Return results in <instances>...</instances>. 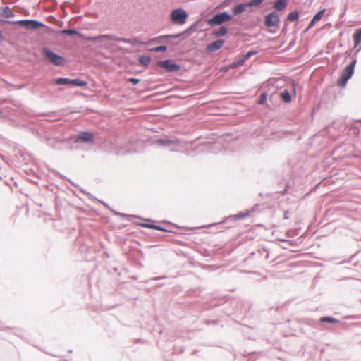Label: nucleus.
<instances>
[{
    "label": "nucleus",
    "instance_id": "1",
    "mask_svg": "<svg viewBox=\"0 0 361 361\" xmlns=\"http://www.w3.org/2000/svg\"><path fill=\"white\" fill-rule=\"evenodd\" d=\"M361 47L357 49L354 53L352 60L343 70L341 71V75L337 80V85L341 88L346 87L348 80L353 77L355 73V68L357 64V54L360 51Z\"/></svg>",
    "mask_w": 361,
    "mask_h": 361
},
{
    "label": "nucleus",
    "instance_id": "2",
    "mask_svg": "<svg viewBox=\"0 0 361 361\" xmlns=\"http://www.w3.org/2000/svg\"><path fill=\"white\" fill-rule=\"evenodd\" d=\"M41 53L43 58L54 66L63 67L66 65V58L47 47H43Z\"/></svg>",
    "mask_w": 361,
    "mask_h": 361
},
{
    "label": "nucleus",
    "instance_id": "3",
    "mask_svg": "<svg viewBox=\"0 0 361 361\" xmlns=\"http://www.w3.org/2000/svg\"><path fill=\"white\" fill-rule=\"evenodd\" d=\"M188 17V13L183 8H176L171 10L169 16L171 23L178 25L185 24Z\"/></svg>",
    "mask_w": 361,
    "mask_h": 361
},
{
    "label": "nucleus",
    "instance_id": "4",
    "mask_svg": "<svg viewBox=\"0 0 361 361\" xmlns=\"http://www.w3.org/2000/svg\"><path fill=\"white\" fill-rule=\"evenodd\" d=\"M233 19V15L228 11L218 12L213 15L212 18L206 19L207 23L212 27L221 25L223 23L228 22Z\"/></svg>",
    "mask_w": 361,
    "mask_h": 361
},
{
    "label": "nucleus",
    "instance_id": "5",
    "mask_svg": "<svg viewBox=\"0 0 361 361\" xmlns=\"http://www.w3.org/2000/svg\"><path fill=\"white\" fill-rule=\"evenodd\" d=\"M154 66L168 73H176L181 69V66L172 59L157 60Z\"/></svg>",
    "mask_w": 361,
    "mask_h": 361
},
{
    "label": "nucleus",
    "instance_id": "6",
    "mask_svg": "<svg viewBox=\"0 0 361 361\" xmlns=\"http://www.w3.org/2000/svg\"><path fill=\"white\" fill-rule=\"evenodd\" d=\"M54 83L56 85H66L68 87H84L87 85V82L79 78H68L65 77L56 78L54 80Z\"/></svg>",
    "mask_w": 361,
    "mask_h": 361
},
{
    "label": "nucleus",
    "instance_id": "7",
    "mask_svg": "<svg viewBox=\"0 0 361 361\" xmlns=\"http://www.w3.org/2000/svg\"><path fill=\"white\" fill-rule=\"evenodd\" d=\"M155 44H166L168 47H175L178 44V42L173 41L171 34H169L152 37L144 43L146 46H150Z\"/></svg>",
    "mask_w": 361,
    "mask_h": 361
},
{
    "label": "nucleus",
    "instance_id": "8",
    "mask_svg": "<svg viewBox=\"0 0 361 361\" xmlns=\"http://www.w3.org/2000/svg\"><path fill=\"white\" fill-rule=\"evenodd\" d=\"M73 141L75 143L94 144L95 142V135L90 130L80 131L73 137Z\"/></svg>",
    "mask_w": 361,
    "mask_h": 361
},
{
    "label": "nucleus",
    "instance_id": "9",
    "mask_svg": "<svg viewBox=\"0 0 361 361\" xmlns=\"http://www.w3.org/2000/svg\"><path fill=\"white\" fill-rule=\"evenodd\" d=\"M25 29L27 30H37L42 28L47 29L49 33H54L55 30L44 24L42 22L35 19H26Z\"/></svg>",
    "mask_w": 361,
    "mask_h": 361
},
{
    "label": "nucleus",
    "instance_id": "10",
    "mask_svg": "<svg viewBox=\"0 0 361 361\" xmlns=\"http://www.w3.org/2000/svg\"><path fill=\"white\" fill-rule=\"evenodd\" d=\"M263 24L267 28L279 27V25H280L279 15L275 11L266 14L264 17Z\"/></svg>",
    "mask_w": 361,
    "mask_h": 361
},
{
    "label": "nucleus",
    "instance_id": "11",
    "mask_svg": "<svg viewBox=\"0 0 361 361\" xmlns=\"http://www.w3.org/2000/svg\"><path fill=\"white\" fill-rule=\"evenodd\" d=\"M326 12V9L325 8H322L320 10H319L312 17V18L311 19V20L310 21L308 25L307 26V27L304 30V32H307V31H309L310 30H311L313 27H314V25L319 22L321 20V19L323 18V16H324V13Z\"/></svg>",
    "mask_w": 361,
    "mask_h": 361
},
{
    "label": "nucleus",
    "instance_id": "12",
    "mask_svg": "<svg viewBox=\"0 0 361 361\" xmlns=\"http://www.w3.org/2000/svg\"><path fill=\"white\" fill-rule=\"evenodd\" d=\"M195 25H190L187 29H185L183 32L176 34H171V37L173 39V41L179 38H182L183 39H185L194 33V30H195Z\"/></svg>",
    "mask_w": 361,
    "mask_h": 361
},
{
    "label": "nucleus",
    "instance_id": "13",
    "mask_svg": "<svg viewBox=\"0 0 361 361\" xmlns=\"http://www.w3.org/2000/svg\"><path fill=\"white\" fill-rule=\"evenodd\" d=\"M280 137H290L291 139H295L297 141H299L302 139V135L299 133V129L292 130H282L280 132Z\"/></svg>",
    "mask_w": 361,
    "mask_h": 361
},
{
    "label": "nucleus",
    "instance_id": "14",
    "mask_svg": "<svg viewBox=\"0 0 361 361\" xmlns=\"http://www.w3.org/2000/svg\"><path fill=\"white\" fill-rule=\"evenodd\" d=\"M224 40L221 39L214 41L207 45L205 50L207 53L216 51L224 46Z\"/></svg>",
    "mask_w": 361,
    "mask_h": 361
},
{
    "label": "nucleus",
    "instance_id": "15",
    "mask_svg": "<svg viewBox=\"0 0 361 361\" xmlns=\"http://www.w3.org/2000/svg\"><path fill=\"white\" fill-rule=\"evenodd\" d=\"M155 143L162 147H169L179 144L180 141L178 139H169L166 137L157 139Z\"/></svg>",
    "mask_w": 361,
    "mask_h": 361
},
{
    "label": "nucleus",
    "instance_id": "16",
    "mask_svg": "<svg viewBox=\"0 0 361 361\" xmlns=\"http://www.w3.org/2000/svg\"><path fill=\"white\" fill-rule=\"evenodd\" d=\"M206 19H208L206 16V14L204 12H202L201 13V18L197 19L196 21H195L192 25H195V30H194V32L198 31V30H203V27L205 25V23H207Z\"/></svg>",
    "mask_w": 361,
    "mask_h": 361
},
{
    "label": "nucleus",
    "instance_id": "17",
    "mask_svg": "<svg viewBox=\"0 0 361 361\" xmlns=\"http://www.w3.org/2000/svg\"><path fill=\"white\" fill-rule=\"evenodd\" d=\"M247 6L245 3H240L238 4H236L233 6L231 8V11L233 15L238 16L243 12H245L247 10Z\"/></svg>",
    "mask_w": 361,
    "mask_h": 361
},
{
    "label": "nucleus",
    "instance_id": "18",
    "mask_svg": "<svg viewBox=\"0 0 361 361\" xmlns=\"http://www.w3.org/2000/svg\"><path fill=\"white\" fill-rule=\"evenodd\" d=\"M0 16L4 18V20H8V18H13L15 13L9 6H6L1 8Z\"/></svg>",
    "mask_w": 361,
    "mask_h": 361
},
{
    "label": "nucleus",
    "instance_id": "19",
    "mask_svg": "<svg viewBox=\"0 0 361 361\" xmlns=\"http://www.w3.org/2000/svg\"><path fill=\"white\" fill-rule=\"evenodd\" d=\"M288 4V0H276L273 4V8L276 11H281L284 10Z\"/></svg>",
    "mask_w": 361,
    "mask_h": 361
},
{
    "label": "nucleus",
    "instance_id": "20",
    "mask_svg": "<svg viewBox=\"0 0 361 361\" xmlns=\"http://www.w3.org/2000/svg\"><path fill=\"white\" fill-rule=\"evenodd\" d=\"M37 134L39 138L41 140V141H42V142L45 141L48 145L51 146V147L58 140L57 138H52L47 135L42 134L38 131H37Z\"/></svg>",
    "mask_w": 361,
    "mask_h": 361
},
{
    "label": "nucleus",
    "instance_id": "21",
    "mask_svg": "<svg viewBox=\"0 0 361 361\" xmlns=\"http://www.w3.org/2000/svg\"><path fill=\"white\" fill-rule=\"evenodd\" d=\"M137 225L147 228H151L156 231H163V232H171L170 230L164 228L159 225H157L154 224H137Z\"/></svg>",
    "mask_w": 361,
    "mask_h": 361
},
{
    "label": "nucleus",
    "instance_id": "22",
    "mask_svg": "<svg viewBox=\"0 0 361 361\" xmlns=\"http://www.w3.org/2000/svg\"><path fill=\"white\" fill-rule=\"evenodd\" d=\"M228 32V29L226 26L221 25L218 29H214L212 31V35L215 37H221L227 35Z\"/></svg>",
    "mask_w": 361,
    "mask_h": 361
},
{
    "label": "nucleus",
    "instance_id": "23",
    "mask_svg": "<svg viewBox=\"0 0 361 361\" xmlns=\"http://www.w3.org/2000/svg\"><path fill=\"white\" fill-rule=\"evenodd\" d=\"M281 99L286 104H289L293 100V97L288 90L284 89L279 94Z\"/></svg>",
    "mask_w": 361,
    "mask_h": 361
},
{
    "label": "nucleus",
    "instance_id": "24",
    "mask_svg": "<svg viewBox=\"0 0 361 361\" xmlns=\"http://www.w3.org/2000/svg\"><path fill=\"white\" fill-rule=\"evenodd\" d=\"M300 18V12L298 10H294L290 12L286 18V21L287 22H297Z\"/></svg>",
    "mask_w": 361,
    "mask_h": 361
},
{
    "label": "nucleus",
    "instance_id": "25",
    "mask_svg": "<svg viewBox=\"0 0 361 361\" xmlns=\"http://www.w3.org/2000/svg\"><path fill=\"white\" fill-rule=\"evenodd\" d=\"M92 42L96 43H102L106 41H111V35H99L92 37Z\"/></svg>",
    "mask_w": 361,
    "mask_h": 361
},
{
    "label": "nucleus",
    "instance_id": "26",
    "mask_svg": "<svg viewBox=\"0 0 361 361\" xmlns=\"http://www.w3.org/2000/svg\"><path fill=\"white\" fill-rule=\"evenodd\" d=\"M115 215H117V216H121L123 218H125L126 219H127L128 221H133V219H139L140 217L137 215H130V214H125V213H121V212H117L111 208L109 209Z\"/></svg>",
    "mask_w": 361,
    "mask_h": 361
},
{
    "label": "nucleus",
    "instance_id": "27",
    "mask_svg": "<svg viewBox=\"0 0 361 361\" xmlns=\"http://www.w3.org/2000/svg\"><path fill=\"white\" fill-rule=\"evenodd\" d=\"M354 47H357L361 43V27L355 30L353 35Z\"/></svg>",
    "mask_w": 361,
    "mask_h": 361
},
{
    "label": "nucleus",
    "instance_id": "28",
    "mask_svg": "<svg viewBox=\"0 0 361 361\" xmlns=\"http://www.w3.org/2000/svg\"><path fill=\"white\" fill-rule=\"evenodd\" d=\"M151 60V56L147 54L141 55L138 59L139 63L144 67H147L149 65Z\"/></svg>",
    "mask_w": 361,
    "mask_h": 361
},
{
    "label": "nucleus",
    "instance_id": "29",
    "mask_svg": "<svg viewBox=\"0 0 361 361\" xmlns=\"http://www.w3.org/2000/svg\"><path fill=\"white\" fill-rule=\"evenodd\" d=\"M61 35L74 36L80 34V31L76 28L64 29L59 31Z\"/></svg>",
    "mask_w": 361,
    "mask_h": 361
},
{
    "label": "nucleus",
    "instance_id": "30",
    "mask_svg": "<svg viewBox=\"0 0 361 361\" xmlns=\"http://www.w3.org/2000/svg\"><path fill=\"white\" fill-rule=\"evenodd\" d=\"M231 217V215H230L227 217H225L221 221H220L219 223L211 224H209L207 226H204L203 227L204 228H210L213 226L221 225L223 224H231V223H234L236 221V219H230Z\"/></svg>",
    "mask_w": 361,
    "mask_h": 361
},
{
    "label": "nucleus",
    "instance_id": "31",
    "mask_svg": "<svg viewBox=\"0 0 361 361\" xmlns=\"http://www.w3.org/2000/svg\"><path fill=\"white\" fill-rule=\"evenodd\" d=\"M25 21H26V19L18 20H3V19L0 18V22H1L3 23H8V24H11V25H18L23 27H25Z\"/></svg>",
    "mask_w": 361,
    "mask_h": 361
},
{
    "label": "nucleus",
    "instance_id": "32",
    "mask_svg": "<svg viewBox=\"0 0 361 361\" xmlns=\"http://www.w3.org/2000/svg\"><path fill=\"white\" fill-rule=\"evenodd\" d=\"M149 52L160 53L165 52L168 50V46L166 44H160L159 46L152 47L148 49Z\"/></svg>",
    "mask_w": 361,
    "mask_h": 361
},
{
    "label": "nucleus",
    "instance_id": "33",
    "mask_svg": "<svg viewBox=\"0 0 361 361\" xmlns=\"http://www.w3.org/2000/svg\"><path fill=\"white\" fill-rule=\"evenodd\" d=\"M322 323H328V324H338L340 321L333 317L331 316H324L322 317L319 319Z\"/></svg>",
    "mask_w": 361,
    "mask_h": 361
},
{
    "label": "nucleus",
    "instance_id": "34",
    "mask_svg": "<svg viewBox=\"0 0 361 361\" xmlns=\"http://www.w3.org/2000/svg\"><path fill=\"white\" fill-rule=\"evenodd\" d=\"M111 40L118 42H123L126 44H133V40L131 39L126 37H119L114 35H111Z\"/></svg>",
    "mask_w": 361,
    "mask_h": 361
},
{
    "label": "nucleus",
    "instance_id": "35",
    "mask_svg": "<svg viewBox=\"0 0 361 361\" xmlns=\"http://www.w3.org/2000/svg\"><path fill=\"white\" fill-rule=\"evenodd\" d=\"M246 62L245 59L243 58V56L241 55L239 56V58L231 63V67L233 68H238L245 64Z\"/></svg>",
    "mask_w": 361,
    "mask_h": 361
},
{
    "label": "nucleus",
    "instance_id": "36",
    "mask_svg": "<svg viewBox=\"0 0 361 361\" xmlns=\"http://www.w3.org/2000/svg\"><path fill=\"white\" fill-rule=\"evenodd\" d=\"M248 216H250L249 212L247 210H245L244 212H240L239 213H238L236 214L231 215V217L230 219H236V221H238V220L245 219V218L247 217Z\"/></svg>",
    "mask_w": 361,
    "mask_h": 361
},
{
    "label": "nucleus",
    "instance_id": "37",
    "mask_svg": "<svg viewBox=\"0 0 361 361\" xmlns=\"http://www.w3.org/2000/svg\"><path fill=\"white\" fill-rule=\"evenodd\" d=\"M264 0H250L246 4L247 7H258L262 5Z\"/></svg>",
    "mask_w": 361,
    "mask_h": 361
},
{
    "label": "nucleus",
    "instance_id": "38",
    "mask_svg": "<svg viewBox=\"0 0 361 361\" xmlns=\"http://www.w3.org/2000/svg\"><path fill=\"white\" fill-rule=\"evenodd\" d=\"M267 96H268V94L267 92H263L262 94H261V95L257 101V104L259 105L265 104L267 101Z\"/></svg>",
    "mask_w": 361,
    "mask_h": 361
},
{
    "label": "nucleus",
    "instance_id": "39",
    "mask_svg": "<svg viewBox=\"0 0 361 361\" xmlns=\"http://www.w3.org/2000/svg\"><path fill=\"white\" fill-rule=\"evenodd\" d=\"M257 53H258L257 50L251 49V50L248 51L247 53H245V54H243L242 56H243V58L247 61L249 59H250L252 56L256 55Z\"/></svg>",
    "mask_w": 361,
    "mask_h": 361
},
{
    "label": "nucleus",
    "instance_id": "40",
    "mask_svg": "<svg viewBox=\"0 0 361 361\" xmlns=\"http://www.w3.org/2000/svg\"><path fill=\"white\" fill-rule=\"evenodd\" d=\"M51 173H53L54 175L55 176H59L61 179H66L68 181H69L72 185H74L73 182L71 181V180L67 178L65 176L61 174L59 172H58L55 169H49V170Z\"/></svg>",
    "mask_w": 361,
    "mask_h": 361
},
{
    "label": "nucleus",
    "instance_id": "41",
    "mask_svg": "<svg viewBox=\"0 0 361 361\" xmlns=\"http://www.w3.org/2000/svg\"><path fill=\"white\" fill-rule=\"evenodd\" d=\"M128 81L133 85H137L140 83V80L137 78L131 77L128 78Z\"/></svg>",
    "mask_w": 361,
    "mask_h": 361
},
{
    "label": "nucleus",
    "instance_id": "42",
    "mask_svg": "<svg viewBox=\"0 0 361 361\" xmlns=\"http://www.w3.org/2000/svg\"><path fill=\"white\" fill-rule=\"evenodd\" d=\"M260 207V204H254L251 208H250L249 209H247V211L249 212V215L256 211H257Z\"/></svg>",
    "mask_w": 361,
    "mask_h": 361
},
{
    "label": "nucleus",
    "instance_id": "43",
    "mask_svg": "<svg viewBox=\"0 0 361 361\" xmlns=\"http://www.w3.org/2000/svg\"><path fill=\"white\" fill-rule=\"evenodd\" d=\"M204 323L207 325L208 324H216L217 320H205Z\"/></svg>",
    "mask_w": 361,
    "mask_h": 361
},
{
    "label": "nucleus",
    "instance_id": "44",
    "mask_svg": "<svg viewBox=\"0 0 361 361\" xmlns=\"http://www.w3.org/2000/svg\"><path fill=\"white\" fill-rule=\"evenodd\" d=\"M289 218V211L288 210H284L283 211V219H288Z\"/></svg>",
    "mask_w": 361,
    "mask_h": 361
},
{
    "label": "nucleus",
    "instance_id": "45",
    "mask_svg": "<svg viewBox=\"0 0 361 361\" xmlns=\"http://www.w3.org/2000/svg\"><path fill=\"white\" fill-rule=\"evenodd\" d=\"M352 52H353V50H352V49H350V50H348V51L345 53V57H346V58L350 57V56L352 55Z\"/></svg>",
    "mask_w": 361,
    "mask_h": 361
},
{
    "label": "nucleus",
    "instance_id": "46",
    "mask_svg": "<svg viewBox=\"0 0 361 361\" xmlns=\"http://www.w3.org/2000/svg\"><path fill=\"white\" fill-rule=\"evenodd\" d=\"M166 276L163 275V276H161L154 277L152 279L154 280V281H157V280H160V279H166Z\"/></svg>",
    "mask_w": 361,
    "mask_h": 361
},
{
    "label": "nucleus",
    "instance_id": "47",
    "mask_svg": "<svg viewBox=\"0 0 361 361\" xmlns=\"http://www.w3.org/2000/svg\"><path fill=\"white\" fill-rule=\"evenodd\" d=\"M355 255L356 254L353 255L350 257H349L348 261H343L341 263L343 264V263H345V262H351L353 259L355 257Z\"/></svg>",
    "mask_w": 361,
    "mask_h": 361
},
{
    "label": "nucleus",
    "instance_id": "48",
    "mask_svg": "<svg viewBox=\"0 0 361 361\" xmlns=\"http://www.w3.org/2000/svg\"><path fill=\"white\" fill-rule=\"evenodd\" d=\"M163 224H170V225H171V226H175V227H176V228H180V226H178V225H176V224H172V223H171V222H169V221H163Z\"/></svg>",
    "mask_w": 361,
    "mask_h": 361
},
{
    "label": "nucleus",
    "instance_id": "49",
    "mask_svg": "<svg viewBox=\"0 0 361 361\" xmlns=\"http://www.w3.org/2000/svg\"><path fill=\"white\" fill-rule=\"evenodd\" d=\"M287 27H288V22L286 21V22L285 23V25H284V26H283V29H282L281 32H286V30H287Z\"/></svg>",
    "mask_w": 361,
    "mask_h": 361
},
{
    "label": "nucleus",
    "instance_id": "50",
    "mask_svg": "<svg viewBox=\"0 0 361 361\" xmlns=\"http://www.w3.org/2000/svg\"><path fill=\"white\" fill-rule=\"evenodd\" d=\"M4 37L3 36V34H2V31L0 30V42H2L4 41Z\"/></svg>",
    "mask_w": 361,
    "mask_h": 361
},
{
    "label": "nucleus",
    "instance_id": "51",
    "mask_svg": "<svg viewBox=\"0 0 361 361\" xmlns=\"http://www.w3.org/2000/svg\"><path fill=\"white\" fill-rule=\"evenodd\" d=\"M103 205H104L106 207H107L108 209H110L111 207L106 203L104 202V201L102 200H100L99 201Z\"/></svg>",
    "mask_w": 361,
    "mask_h": 361
},
{
    "label": "nucleus",
    "instance_id": "52",
    "mask_svg": "<svg viewBox=\"0 0 361 361\" xmlns=\"http://www.w3.org/2000/svg\"><path fill=\"white\" fill-rule=\"evenodd\" d=\"M287 188H288V184H286V188L283 189V191H280L279 192H281V194H285L287 192Z\"/></svg>",
    "mask_w": 361,
    "mask_h": 361
},
{
    "label": "nucleus",
    "instance_id": "53",
    "mask_svg": "<svg viewBox=\"0 0 361 361\" xmlns=\"http://www.w3.org/2000/svg\"><path fill=\"white\" fill-rule=\"evenodd\" d=\"M293 94H294V96L296 95V88H295V83H293Z\"/></svg>",
    "mask_w": 361,
    "mask_h": 361
},
{
    "label": "nucleus",
    "instance_id": "54",
    "mask_svg": "<svg viewBox=\"0 0 361 361\" xmlns=\"http://www.w3.org/2000/svg\"><path fill=\"white\" fill-rule=\"evenodd\" d=\"M321 183H318L315 186H314V190H316L317 188H318L320 185Z\"/></svg>",
    "mask_w": 361,
    "mask_h": 361
},
{
    "label": "nucleus",
    "instance_id": "55",
    "mask_svg": "<svg viewBox=\"0 0 361 361\" xmlns=\"http://www.w3.org/2000/svg\"><path fill=\"white\" fill-rule=\"evenodd\" d=\"M185 228L187 229V230H192V229H195V228H194V227H190V228L185 227Z\"/></svg>",
    "mask_w": 361,
    "mask_h": 361
},
{
    "label": "nucleus",
    "instance_id": "56",
    "mask_svg": "<svg viewBox=\"0 0 361 361\" xmlns=\"http://www.w3.org/2000/svg\"><path fill=\"white\" fill-rule=\"evenodd\" d=\"M355 130L356 131V134L360 133V130L357 128H356Z\"/></svg>",
    "mask_w": 361,
    "mask_h": 361
},
{
    "label": "nucleus",
    "instance_id": "57",
    "mask_svg": "<svg viewBox=\"0 0 361 361\" xmlns=\"http://www.w3.org/2000/svg\"><path fill=\"white\" fill-rule=\"evenodd\" d=\"M104 255L106 257H109V254H108L107 252H104Z\"/></svg>",
    "mask_w": 361,
    "mask_h": 361
},
{
    "label": "nucleus",
    "instance_id": "58",
    "mask_svg": "<svg viewBox=\"0 0 361 361\" xmlns=\"http://www.w3.org/2000/svg\"><path fill=\"white\" fill-rule=\"evenodd\" d=\"M114 271L115 272H117V271H118V268H117V267H114Z\"/></svg>",
    "mask_w": 361,
    "mask_h": 361
},
{
    "label": "nucleus",
    "instance_id": "59",
    "mask_svg": "<svg viewBox=\"0 0 361 361\" xmlns=\"http://www.w3.org/2000/svg\"><path fill=\"white\" fill-rule=\"evenodd\" d=\"M268 257H269V253H268V252H267V255H266V257H265V258H266V259H268Z\"/></svg>",
    "mask_w": 361,
    "mask_h": 361
},
{
    "label": "nucleus",
    "instance_id": "60",
    "mask_svg": "<svg viewBox=\"0 0 361 361\" xmlns=\"http://www.w3.org/2000/svg\"><path fill=\"white\" fill-rule=\"evenodd\" d=\"M32 183H35V185L38 184V183L37 181H35V180H33Z\"/></svg>",
    "mask_w": 361,
    "mask_h": 361
},
{
    "label": "nucleus",
    "instance_id": "61",
    "mask_svg": "<svg viewBox=\"0 0 361 361\" xmlns=\"http://www.w3.org/2000/svg\"><path fill=\"white\" fill-rule=\"evenodd\" d=\"M143 341H144L143 340L137 339V342H143Z\"/></svg>",
    "mask_w": 361,
    "mask_h": 361
},
{
    "label": "nucleus",
    "instance_id": "62",
    "mask_svg": "<svg viewBox=\"0 0 361 361\" xmlns=\"http://www.w3.org/2000/svg\"><path fill=\"white\" fill-rule=\"evenodd\" d=\"M219 7V8H224V5H220Z\"/></svg>",
    "mask_w": 361,
    "mask_h": 361
},
{
    "label": "nucleus",
    "instance_id": "63",
    "mask_svg": "<svg viewBox=\"0 0 361 361\" xmlns=\"http://www.w3.org/2000/svg\"><path fill=\"white\" fill-rule=\"evenodd\" d=\"M232 226H233L232 225H229V226H228L226 227V228H231V227H232Z\"/></svg>",
    "mask_w": 361,
    "mask_h": 361
},
{
    "label": "nucleus",
    "instance_id": "64",
    "mask_svg": "<svg viewBox=\"0 0 361 361\" xmlns=\"http://www.w3.org/2000/svg\"><path fill=\"white\" fill-rule=\"evenodd\" d=\"M29 15H30V13H29V11H27V13H26V16H29Z\"/></svg>",
    "mask_w": 361,
    "mask_h": 361
}]
</instances>
